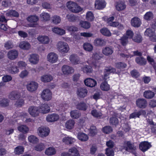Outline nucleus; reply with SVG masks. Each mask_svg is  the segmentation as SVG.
<instances>
[{"instance_id": "59", "label": "nucleus", "mask_w": 156, "mask_h": 156, "mask_svg": "<svg viewBox=\"0 0 156 156\" xmlns=\"http://www.w3.org/2000/svg\"><path fill=\"white\" fill-rule=\"evenodd\" d=\"M41 19L45 21H48L50 19L49 15L47 13H43L41 14Z\"/></svg>"}, {"instance_id": "39", "label": "nucleus", "mask_w": 156, "mask_h": 156, "mask_svg": "<svg viewBox=\"0 0 156 156\" xmlns=\"http://www.w3.org/2000/svg\"><path fill=\"white\" fill-rule=\"evenodd\" d=\"M120 43L123 46H125L128 43V37L126 35H123L119 40Z\"/></svg>"}, {"instance_id": "56", "label": "nucleus", "mask_w": 156, "mask_h": 156, "mask_svg": "<svg viewBox=\"0 0 156 156\" xmlns=\"http://www.w3.org/2000/svg\"><path fill=\"white\" fill-rule=\"evenodd\" d=\"M23 147L21 146H19L15 148L14 153L16 154H20L23 153Z\"/></svg>"}, {"instance_id": "21", "label": "nucleus", "mask_w": 156, "mask_h": 156, "mask_svg": "<svg viewBox=\"0 0 156 156\" xmlns=\"http://www.w3.org/2000/svg\"><path fill=\"white\" fill-rule=\"evenodd\" d=\"M62 69L63 73L65 74H70L74 72V69L72 67L66 65L63 66Z\"/></svg>"}, {"instance_id": "37", "label": "nucleus", "mask_w": 156, "mask_h": 156, "mask_svg": "<svg viewBox=\"0 0 156 156\" xmlns=\"http://www.w3.org/2000/svg\"><path fill=\"white\" fill-rule=\"evenodd\" d=\"M91 114L94 117L97 118H100L102 117V114L99 111L94 109L91 112Z\"/></svg>"}, {"instance_id": "22", "label": "nucleus", "mask_w": 156, "mask_h": 156, "mask_svg": "<svg viewBox=\"0 0 156 156\" xmlns=\"http://www.w3.org/2000/svg\"><path fill=\"white\" fill-rule=\"evenodd\" d=\"M69 60L71 63L74 65L78 64L80 59L78 56L76 54H73L69 57Z\"/></svg>"}, {"instance_id": "53", "label": "nucleus", "mask_w": 156, "mask_h": 156, "mask_svg": "<svg viewBox=\"0 0 156 156\" xmlns=\"http://www.w3.org/2000/svg\"><path fill=\"white\" fill-rule=\"evenodd\" d=\"M82 70L84 73H91L92 69L90 66L85 65L82 68Z\"/></svg>"}, {"instance_id": "35", "label": "nucleus", "mask_w": 156, "mask_h": 156, "mask_svg": "<svg viewBox=\"0 0 156 156\" xmlns=\"http://www.w3.org/2000/svg\"><path fill=\"white\" fill-rule=\"evenodd\" d=\"M69 156H80V154L76 148L73 147L69 150Z\"/></svg>"}, {"instance_id": "34", "label": "nucleus", "mask_w": 156, "mask_h": 156, "mask_svg": "<svg viewBox=\"0 0 156 156\" xmlns=\"http://www.w3.org/2000/svg\"><path fill=\"white\" fill-rule=\"evenodd\" d=\"M78 139L82 141H85L88 139V136L87 134L83 133H79L77 135Z\"/></svg>"}, {"instance_id": "38", "label": "nucleus", "mask_w": 156, "mask_h": 156, "mask_svg": "<svg viewBox=\"0 0 156 156\" xmlns=\"http://www.w3.org/2000/svg\"><path fill=\"white\" fill-rule=\"evenodd\" d=\"M53 79L52 76L49 75H43L41 77V80L44 82H50Z\"/></svg>"}, {"instance_id": "28", "label": "nucleus", "mask_w": 156, "mask_h": 156, "mask_svg": "<svg viewBox=\"0 0 156 156\" xmlns=\"http://www.w3.org/2000/svg\"><path fill=\"white\" fill-rule=\"evenodd\" d=\"M20 48L24 50H28L30 47V44L28 42L23 41L19 44Z\"/></svg>"}, {"instance_id": "51", "label": "nucleus", "mask_w": 156, "mask_h": 156, "mask_svg": "<svg viewBox=\"0 0 156 156\" xmlns=\"http://www.w3.org/2000/svg\"><path fill=\"white\" fill-rule=\"evenodd\" d=\"M9 101L6 99L3 98L0 100V106L5 107L9 105Z\"/></svg>"}, {"instance_id": "24", "label": "nucleus", "mask_w": 156, "mask_h": 156, "mask_svg": "<svg viewBox=\"0 0 156 156\" xmlns=\"http://www.w3.org/2000/svg\"><path fill=\"white\" fill-rule=\"evenodd\" d=\"M126 145V146H124L123 149L126 151L133 152L136 149V147H135L130 141L127 142Z\"/></svg>"}, {"instance_id": "40", "label": "nucleus", "mask_w": 156, "mask_h": 156, "mask_svg": "<svg viewBox=\"0 0 156 156\" xmlns=\"http://www.w3.org/2000/svg\"><path fill=\"white\" fill-rule=\"evenodd\" d=\"M75 124V122L73 120H69L67 121L65 124L66 128L69 129L73 128Z\"/></svg>"}, {"instance_id": "25", "label": "nucleus", "mask_w": 156, "mask_h": 156, "mask_svg": "<svg viewBox=\"0 0 156 156\" xmlns=\"http://www.w3.org/2000/svg\"><path fill=\"white\" fill-rule=\"evenodd\" d=\"M18 130L24 134L27 133L29 130V127L25 125H22L18 126Z\"/></svg>"}, {"instance_id": "6", "label": "nucleus", "mask_w": 156, "mask_h": 156, "mask_svg": "<svg viewBox=\"0 0 156 156\" xmlns=\"http://www.w3.org/2000/svg\"><path fill=\"white\" fill-rule=\"evenodd\" d=\"M41 97L44 100L48 101L51 98V92L49 89L44 90L41 93Z\"/></svg>"}, {"instance_id": "33", "label": "nucleus", "mask_w": 156, "mask_h": 156, "mask_svg": "<svg viewBox=\"0 0 156 156\" xmlns=\"http://www.w3.org/2000/svg\"><path fill=\"white\" fill-rule=\"evenodd\" d=\"M7 70L10 73L12 74L17 73L19 72L18 67L16 66H12L8 67Z\"/></svg>"}, {"instance_id": "64", "label": "nucleus", "mask_w": 156, "mask_h": 156, "mask_svg": "<svg viewBox=\"0 0 156 156\" xmlns=\"http://www.w3.org/2000/svg\"><path fill=\"white\" fill-rule=\"evenodd\" d=\"M105 154L107 156H114V151L112 148H107L106 149Z\"/></svg>"}, {"instance_id": "27", "label": "nucleus", "mask_w": 156, "mask_h": 156, "mask_svg": "<svg viewBox=\"0 0 156 156\" xmlns=\"http://www.w3.org/2000/svg\"><path fill=\"white\" fill-rule=\"evenodd\" d=\"M135 61L140 66H144L147 62L146 59L142 56L137 57L136 58Z\"/></svg>"}, {"instance_id": "29", "label": "nucleus", "mask_w": 156, "mask_h": 156, "mask_svg": "<svg viewBox=\"0 0 156 156\" xmlns=\"http://www.w3.org/2000/svg\"><path fill=\"white\" fill-rule=\"evenodd\" d=\"M144 97L147 99H151L154 96V92L150 90H146L144 92Z\"/></svg>"}, {"instance_id": "8", "label": "nucleus", "mask_w": 156, "mask_h": 156, "mask_svg": "<svg viewBox=\"0 0 156 156\" xmlns=\"http://www.w3.org/2000/svg\"><path fill=\"white\" fill-rule=\"evenodd\" d=\"M28 112L33 117L38 116L39 113L38 108L34 106L30 107L28 109Z\"/></svg>"}, {"instance_id": "44", "label": "nucleus", "mask_w": 156, "mask_h": 156, "mask_svg": "<svg viewBox=\"0 0 156 156\" xmlns=\"http://www.w3.org/2000/svg\"><path fill=\"white\" fill-rule=\"evenodd\" d=\"M155 32L154 30L151 28H147L144 33V35L149 37V38L154 34Z\"/></svg>"}, {"instance_id": "62", "label": "nucleus", "mask_w": 156, "mask_h": 156, "mask_svg": "<svg viewBox=\"0 0 156 156\" xmlns=\"http://www.w3.org/2000/svg\"><path fill=\"white\" fill-rule=\"evenodd\" d=\"M4 46L7 49H9L13 47V44L12 41H9L5 43Z\"/></svg>"}, {"instance_id": "1", "label": "nucleus", "mask_w": 156, "mask_h": 156, "mask_svg": "<svg viewBox=\"0 0 156 156\" xmlns=\"http://www.w3.org/2000/svg\"><path fill=\"white\" fill-rule=\"evenodd\" d=\"M67 7L70 11L74 13L79 12L82 9L76 3L71 2H69L67 3Z\"/></svg>"}, {"instance_id": "43", "label": "nucleus", "mask_w": 156, "mask_h": 156, "mask_svg": "<svg viewBox=\"0 0 156 156\" xmlns=\"http://www.w3.org/2000/svg\"><path fill=\"white\" fill-rule=\"evenodd\" d=\"M52 30L54 32L60 35H63L66 33L65 30L58 27L53 28Z\"/></svg>"}, {"instance_id": "7", "label": "nucleus", "mask_w": 156, "mask_h": 156, "mask_svg": "<svg viewBox=\"0 0 156 156\" xmlns=\"http://www.w3.org/2000/svg\"><path fill=\"white\" fill-rule=\"evenodd\" d=\"M38 84L37 82L31 81L27 85V88L29 91L32 92L36 90L38 88Z\"/></svg>"}, {"instance_id": "48", "label": "nucleus", "mask_w": 156, "mask_h": 156, "mask_svg": "<svg viewBox=\"0 0 156 156\" xmlns=\"http://www.w3.org/2000/svg\"><path fill=\"white\" fill-rule=\"evenodd\" d=\"M103 132L105 134H109L112 133L113 131V129L110 126H106L104 127L102 129Z\"/></svg>"}, {"instance_id": "60", "label": "nucleus", "mask_w": 156, "mask_h": 156, "mask_svg": "<svg viewBox=\"0 0 156 156\" xmlns=\"http://www.w3.org/2000/svg\"><path fill=\"white\" fill-rule=\"evenodd\" d=\"M109 122L112 125H116L118 123V119L115 117H112L109 119Z\"/></svg>"}, {"instance_id": "10", "label": "nucleus", "mask_w": 156, "mask_h": 156, "mask_svg": "<svg viewBox=\"0 0 156 156\" xmlns=\"http://www.w3.org/2000/svg\"><path fill=\"white\" fill-rule=\"evenodd\" d=\"M84 82L86 86L91 87H95L97 84L95 80L90 78L86 79L84 80Z\"/></svg>"}, {"instance_id": "32", "label": "nucleus", "mask_w": 156, "mask_h": 156, "mask_svg": "<svg viewBox=\"0 0 156 156\" xmlns=\"http://www.w3.org/2000/svg\"><path fill=\"white\" fill-rule=\"evenodd\" d=\"M100 31L101 34L105 36L109 37L111 36L112 35V34L110 31L106 27L101 29Z\"/></svg>"}, {"instance_id": "18", "label": "nucleus", "mask_w": 156, "mask_h": 156, "mask_svg": "<svg viewBox=\"0 0 156 156\" xmlns=\"http://www.w3.org/2000/svg\"><path fill=\"white\" fill-rule=\"evenodd\" d=\"M102 53L106 56L111 55L113 52V49L111 46H106L102 50Z\"/></svg>"}, {"instance_id": "31", "label": "nucleus", "mask_w": 156, "mask_h": 156, "mask_svg": "<svg viewBox=\"0 0 156 156\" xmlns=\"http://www.w3.org/2000/svg\"><path fill=\"white\" fill-rule=\"evenodd\" d=\"M66 18L70 22H75L79 20V17L73 14H69L66 16Z\"/></svg>"}, {"instance_id": "11", "label": "nucleus", "mask_w": 156, "mask_h": 156, "mask_svg": "<svg viewBox=\"0 0 156 156\" xmlns=\"http://www.w3.org/2000/svg\"><path fill=\"white\" fill-rule=\"evenodd\" d=\"M48 61L50 62L54 63L56 62L58 59L57 54L54 52H51L48 54L47 56Z\"/></svg>"}, {"instance_id": "9", "label": "nucleus", "mask_w": 156, "mask_h": 156, "mask_svg": "<svg viewBox=\"0 0 156 156\" xmlns=\"http://www.w3.org/2000/svg\"><path fill=\"white\" fill-rule=\"evenodd\" d=\"M151 146V144L147 141L142 142L140 143L139 144L140 149L144 152L147 151Z\"/></svg>"}, {"instance_id": "26", "label": "nucleus", "mask_w": 156, "mask_h": 156, "mask_svg": "<svg viewBox=\"0 0 156 156\" xmlns=\"http://www.w3.org/2000/svg\"><path fill=\"white\" fill-rule=\"evenodd\" d=\"M40 109L41 112L43 114L48 113L50 110V108L49 106L45 104L41 105Z\"/></svg>"}, {"instance_id": "23", "label": "nucleus", "mask_w": 156, "mask_h": 156, "mask_svg": "<svg viewBox=\"0 0 156 156\" xmlns=\"http://www.w3.org/2000/svg\"><path fill=\"white\" fill-rule=\"evenodd\" d=\"M62 141L66 144L71 145L75 142L76 140L73 137L67 136L63 138L62 139Z\"/></svg>"}, {"instance_id": "41", "label": "nucleus", "mask_w": 156, "mask_h": 156, "mask_svg": "<svg viewBox=\"0 0 156 156\" xmlns=\"http://www.w3.org/2000/svg\"><path fill=\"white\" fill-rule=\"evenodd\" d=\"M87 108V105L84 102H80L76 106L77 109L83 111H86Z\"/></svg>"}, {"instance_id": "50", "label": "nucleus", "mask_w": 156, "mask_h": 156, "mask_svg": "<svg viewBox=\"0 0 156 156\" xmlns=\"http://www.w3.org/2000/svg\"><path fill=\"white\" fill-rule=\"evenodd\" d=\"M89 131L90 135L92 136H94L97 134V132L96 126L93 125L90 127Z\"/></svg>"}, {"instance_id": "14", "label": "nucleus", "mask_w": 156, "mask_h": 156, "mask_svg": "<svg viewBox=\"0 0 156 156\" xmlns=\"http://www.w3.org/2000/svg\"><path fill=\"white\" fill-rule=\"evenodd\" d=\"M131 25L135 27H140L141 24L140 19L137 17H135L132 18L131 21Z\"/></svg>"}, {"instance_id": "54", "label": "nucleus", "mask_w": 156, "mask_h": 156, "mask_svg": "<svg viewBox=\"0 0 156 156\" xmlns=\"http://www.w3.org/2000/svg\"><path fill=\"white\" fill-rule=\"evenodd\" d=\"M71 116L73 118L77 119L80 115V114L77 110L72 111L70 112Z\"/></svg>"}, {"instance_id": "15", "label": "nucleus", "mask_w": 156, "mask_h": 156, "mask_svg": "<svg viewBox=\"0 0 156 156\" xmlns=\"http://www.w3.org/2000/svg\"><path fill=\"white\" fill-rule=\"evenodd\" d=\"M106 41L105 40L101 38H96L93 42L94 45L97 47H102L106 44Z\"/></svg>"}, {"instance_id": "52", "label": "nucleus", "mask_w": 156, "mask_h": 156, "mask_svg": "<svg viewBox=\"0 0 156 156\" xmlns=\"http://www.w3.org/2000/svg\"><path fill=\"white\" fill-rule=\"evenodd\" d=\"M45 153L48 155H52L55 153V151L54 148L49 147L46 150Z\"/></svg>"}, {"instance_id": "58", "label": "nucleus", "mask_w": 156, "mask_h": 156, "mask_svg": "<svg viewBox=\"0 0 156 156\" xmlns=\"http://www.w3.org/2000/svg\"><path fill=\"white\" fill-rule=\"evenodd\" d=\"M153 18V15L151 12H147L144 15V18L147 20H150Z\"/></svg>"}, {"instance_id": "13", "label": "nucleus", "mask_w": 156, "mask_h": 156, "mask_svg": "<svg viewBox=\"0 0 156 156\" xmlns=\"http://www.w3.org/2000/svg\"><path fill=\"white\" fill-rule=\"evenodd\" d=\"M88 93L87 90L84 87H81L77 90V94L79 97L83 98L85 97Z\"/></svg>"}, {"instance_id": "42", "label": "nucleus", "mask_w": 156, "mask_h": 156, "mask_svg": "<svg viewBox=\"0 0 156 156\" xmlns=\"http://www.w3.org/2000/svg\"><path fill=\"white\" fill-rule=\"evenodd\" d=\"M100 87L101 89L104 91H108L110 89L109 85L106 81H104L101 83Z\"/></svg>"}, {"instance_id": "2", "label": "nucleus", "mask_w": 156, "mask_h": 156, "mask_svg": "<svg viewBox=\"0 0 156 156\" xmlns=\"http://www.w3.org/2000/svg\"><path fill=\"white\" fill-rule=\"evenodd\" d=\"M27 20L31 23L27 24V27H36L38 25L37 23L39 18L37 16L35 15L30 16L27 18Z\"/></svg>"}, {"instance_id": "36", "label": "nucleus", "mask_w": 156, "mask_h": 156, "mask_svg": "<svg viewBox=\"0 0 156 156\" xmlns=\"http://www.w3.org/2000/svg\"><path fill=\"white\" fill-rule=\"evenodd\" d=\"M38 40L43 44H46L48 43L49 39L48 37L46 36H39L37 37Z\"/></svg>"}, {"instance_id": "61", "label": "nucleus", "mask_w": 156, "mask_h": 156, "mask_svg": "<svg viewBox=\"0 0 156 156\" xmlns=\"http://www.w3.org/2000/svg\"><path fill=\"white\" fill-rule=\"evenodd\" d=\"M53 23L55 24L59 23L61 21V19L59 16H55L51 18Z\"/></svg>"}, {"instance_id": "46", "label": "nucleus", "mask_w": 156, "mask_h": 156, "mask_svg": "<svg viewBox=\"0 0 156 156\" xmlns=\"http://www.w3.org/2000/svg\"><path fill=\"white\" fill-rule=\"evenodd\" d=\"M28 138L29 141L32 144H37L38 142V139L34 135H31Z\"/></svg>"}, {"instance_id": "63", "label": "nucleus", "mask_w": 156, "mask_h": 156, "mask_svg": "<svg viewBox=\"0 0 156 156\" xmlns=\"http://www.w3.org/2000/svg\"><path fill=\"white\" fill-rule=\"evenodd\" d=\"M87 20L90 21H92L94 19V16L93 13L90 11L88 12L86 15Z\"/></svg>"}, {"instance_id": "55", "label": "nucleus", "mask_w": 156, "mask_h": 156, "mask_svg": "<svg viewBox=\"0 0 156 156\" xmlns=\"http://www.w3.org/2000/svg\"><path fill=\"white\" fill-rule=\"evenodd\" d=\"M133 40L135 42L139 43L142 41V37L140 34H136Z\"/></svg>"}, {"instance_id": "57", "label": "nucleus", "mask_w": 156, "mask_h": 156, "mask_svg": "<svg viewBox=\"0 0 156 156\" xmlns=\"http://www.w3.org/2000/svg\"><path fill=\"white\" fill-rule=\"evenodd\" d=\"M45 146L43 143H40L37 144L34 147L35 150L37 151H40L44 150Z\"/></svg>"}, {"instance_id": "30", "label": "nucleus", "mask_w": 156, "mask_h": 156, "mask_svg": "<svg viewBox=\"0 0 156 156\" xmlns=\"http://www.w3.org/2000/svg\"><path fill=\"white\" fill-rule=\"evenodd\" d=\"M20 95L19 93L16 91H12L9 94V98L11 100H14L19 98Z\"/></svg>"}, {"instance_id": "20", "label": "nucleus", "mask_w": 156, "mask_h": 156, "mask_svg": "<svg viewBox=\"0 0 156 156\" xmlns=\"http://www.w3.org/2000/svg\"><path fill=\"white\" fill-rule=\"evenodd\" d=\"M29 60L31 63L34 64H37L39 60V56L36 54H31L30 55Z\"/></svg>"}, {"instance_id": "17", "label": "nucleus", "mask_w": 156, "mask_h": 156, "mask_svg": "<svg viewBox=\"0 0 156 156\" xmlns=\"http://www.w3.org/2000/svg\"><path fill=\"white\" fill-rule=\"evenodd\" d=\"M137 106L140 108H145L147 105L146 100L143 98L138 99L136 101Z\"/></svg>"}, {"instance_id": "47", "label": "nucleus", "mask_w": 156, "mask_h": 156, "mask_svg": "<svg viewBox=\"0 0 156 156\" xmlns=\"http://www.w3.org/2000/svg\"><path fill=\"white\" fill-rule=\"evenodd\" d=\"M126 8V5L123 2H120L118 3L116 6V10L118 11L124 10Z\"/></svg>"}, {"instance_id": "45", "label": "nucleus", "mask_w": 156, "mask_h": 156, "mask_svg": "<svg viewBox=\"0 0 156 156\" xmlns=\"http://www.w3.org/2000/svg\"><path fill=\"white\" fill-rule=\"evenodd\" d=\"M80 25L82 27L85 29H89L90 27V24L87 21H81Z\"/></svg>"}, {"instance_id": "19", "label": "nucleus", "mask_w": 156, "mask_h": 156, "mask_svg": "<svg viewBox=\"0 0 156 156\" xmlns=\"http://www.w3.org/2000/svg\"><path fill=\"white\" fill-rule=\"evenodd\" d=\"M59 119V115L56 114L48 115L46 117V119L49 122H52L57 121Z\"/></svg>"}, {"instance_id": "12", "label": "nucleus", "mask_w": 156, "mask_h": 156, "mask_svg": "<svg viewBox=\"0 0 156 156\" xmlns=\"http://www.w3.org/2000/svg\"><path fill=\"white\" fill-rule=\"evenodd\" d=\"M18 55V52L15 50H10L9 51L7 54L8 58L11 60H13L16 58Z\"/></svg>"}, {"instance_id": "3", "label": "nucleus", "mask_w": 156, "mask_h": 156, "mask_svg": "<svg viewBox=\"0 0 156 156\" xmlns=\"http://www.w3.org/2000/svg\"><path fill=\"white\" fill-rule=\"evenodd\" d=\"M57 47L58 50L62 53H67L69 50L68 44L64 41H60L58 42Z\"/></svg>"}, {"instance_id": "5", "label": "nucleus", "mask_w": 156, "mask_h": 156, "mask_svg": "<svg viewBox=\"0 0 156 156\" xmlns=\"http://www.w3.org/2000/svg\"><path fill=\"white\" fill-rule=\"evenodd\" d=\"M115 69L112 67H105L104 71V75L102 76V79L105 81L106 80L109 78L108 76L109 74L115 72Z\"/></svg>"}, {"instance_id": "16", "label": "nucleus", "mask_w": 156, "mask_h": 156, "mask_svg": "<svg viewBox=\"0 0 156 156\" xmlns=\"http://www.w3.org/2000/svg\"><path fill=\"white\" fill-rule=\"evenodd\" d=\"M106 3L104 0H96L95 2V7L97 9H103Z\"/></svg>"}, {"instance_id": "49", "label": "nucleus", "mask_w": 156, "mask_h": 156, "mask_svg": "<svg viewBox=\"0 0 156 156\" xmlns=\"http://www.w3.org/2000/svg\"><path fill=\"white\" fill-rule=\"evenodd\" d=\"M83 47L84 49L87 51H90L93 49L92 45L90 43H84L83 44Z\"/></svg>"}, {"instance_id": "4", "label": "nucleus", "mask_w": 156, "mask_h": 156, "mask_svg": "<svg viewBox=\"0 0 156 156\" xmlns=\"http://www.w3.org/2000/svg\"><path fill=\"white\" fill-rule=\"evenodd\" d=\"M50 130L49 128L44 126L39 127L37 129L38 135L41 137H44L47 136L49 134Z\"/></svg>"}]
</instances>
